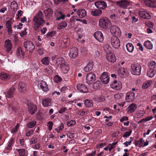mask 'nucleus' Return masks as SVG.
<instances>
[{
	"mask_svg": "<svg viewBox=\"0 0 156 156\" xmlns=\"http://www.w3.org/2000/svg\"><path fill=\"white\" fill-rule=\"evenodd\" d=\"M132 3V2L126 0H122L116 2L118 5L123 9H126Z\"/></svg>",
	"mask_w": 156,
	"mask_h": 156,
	"instance_id": "obj_7",
	"label": "nucleus"
},
{
	"mask_svg": "<svg viewBox=\"0 0 156 156\" xmlns=\"http://www.w3.org/2000/svg\"><path fill=\"white\" fill-rule=\"evenodd\" d=\"M131 72L134 75H140L141 74V66L139 64H132L131 66Z\"/></svg>",
	"mask_w": 156,
	"mask_h": 156,
	"instance_id": "obj_4",
	"label": "nucleus"
},
{
	"mask_svg": "<svg viewBox=\"0 0 156 156\" xmlns=\"http://www.w3.org/2000/svg\"><path fill=\"white\" fill-rule=\"evenodd\" d=\"M67 109V108L66 107L61 108H60L59 110L58 111V112L60 114H62L65 112Z\"/></svg>",
	"mask_w": 156,
	"mask_h": 156,
	"instance_id": "obj_63",
	"label": "nucleus"
},
{
	"mask_svg": "<svg viewBox=\"0 0 156 156\" xmlns=\"http://www.w3.org/2000/svg\"><path fill=\"white\" fill-rule=\"evenodd\" d=\"M111 43L114 48H118L120 47V41L117 37L113 36L112 37Z\"/></svg>",
	"mask_w": 156,
	"mask_h": 156,
	"instance_id": "obj_8",
	"label": "nucleus"
},
{
	"mask_svg": "<svg viewBox=\"0 0 156 156\" xmlns=\"http://www.w3.org/2000/svg\"><path fill=\"white\" fill-rule=\"evenodd\" d=\"M44 13L47 18H50L52 16L53 11L51 9L48 8L44 11Z\"/></svg>",
	"mask_w": 156,
	"mask_h": 156,
	"instance_id": "obj_22",
	"label": "nucleus"
},
{
	"mask_svg": "<svg viewBox=\"0 0 156 156\" xmlns=\"http://www.w3.org/2000/svg\"><path fill=\"white\" fill-rule=\"evenodd\" d=\"M144 141L143 138H141L139 140H135L134 144L136 146L141 147L143 146V144Z\"/></svg>",
	"mask_w": 156,
	"mask_h": 156,
	"instance_id": "obj_34",
	"label": "nucleus"
},
{
	"mask_svg": "<svg viewBox=\"0 0 156 156\" xmlns=\"http://www.w3.org/2000/svg\"><path fill=\"white\" fill-rule=\"evenodd\" d=\"M76 88L80 92L84 93H87L88 91V89L84 84L83 83H78L76 85Z\"/></svg>",
	"mask_w": 156,
	"mask_h": 156,
	"instance_id": "obj_11",
	"label": "nucleus"
},
{
	"mask_svg": "<svg viewBox=\"0 0 156 156\" xmlns=\"http://www.w3.org/2000/svg\"><path fill=\"white\" fill-rule=\"evenodd\" d=\"M15 90V88L13 87H11L7 91L6 96L8 98H12L14 96V92Z\"/></svg>",
	"mask_w": 156,
	"mask_h": 156,
	"instance_id": "obj_20",
	"label": "nucleus"
},
{
	"mask_svg": "<svg viewBox=\"0 0 156 156\" xmlns=\"http://www.w3.org/2000/svg\"><path fill=\"white\" fill-rule=\"evenodd\" d=\"M10 76L9 74L2 73L1 74V78L2 80H8L10 79Z\"/></svg>",
	"mask_w": 156,
	"mask_h": 156,
	"instance_id": "obj_37",
	"label": "nucleus"
},
{
	"mask_svg": "<svg viewBox=\"0 0 156 156\" xmlns=\"http://www.w3.org/2000/svg\"><path fill=\"white\" fill-rule=\"evenodd\" d=\"M156 63L154 61L151 62L149 65V67L150 69H153L155 67Z\"/></svg>",
	"mask_w": 156,
	"mask_h": 156,
	"instance_id": "obj_49",
	"label": "nucleus"
},
{
	"mask_svg": "<svg viewBox=\"0 0 156 156\" xmlns=\"http://www.w3.org/2000/svg\"><path fill=\"white\" fill-rule=\"evenodd\" d=\"M23 46L27 51L30 54L33 53L35 48L34 44L30 41H25L23 43Z\"/></svg>",
	"mask_w": 156,
	"mask_h": 156,
	"instance_id": "obj_3",
	"label": "nucleus"
},
{
	"mask_svg": "<svg viewBox=\"0 0 156 156\" xmlns=\"http://www.w3.org/2000/svg\"><path fill=\"white\" fill-rule=\"evenodd\" d=\"M18 89L20 92H24L25 91V85L24 83L23 82H20L18 84Z\"/></svg>",
	"mask_w": 156,
	"mask_h": 156,
	"instance_id": "obj_33",
	"label": "nucleus"
},
{
	"mask_svg": "<svg viewBox=\"0 0 156 156\" xmlns=\"http://www.w3.org/2000/svg\"><path fill=\"white\" fill-rule=\"evenodd\" d=\"M101 84L100 82L99 81H97L93 84V87L94 89H97L99 88Z\"/></svg>",
	"mask_w": 156,
	"mask_h": 156,
	"instance_id": "obj_46",
	"label": "nucleus"
},
{
	"mask_svg": "<svg viewBox=\"0 0 156 156\" xmlns=\"http://www.w3.org/2000/svg\"><path fill=\"white\" fill-rule=\"evenodd\" d=\"M87 112V111H83L82 109H80V110H79L77 112V114L79 115L83 116H84L85 115V113Z\"/></svg>",
	"mask_w": 156,
	"mask_h": 156,
	"instance_id": "obj_52",
	"label": "nucleus"
},
{
	"mask_svg": "<svg viewBox=\"0 0 156 156\" xmlns=\"http://www.w3.org/2000/svg\"><path fill=\"white\" fill-rule=\"evenodd\" d=\"M53 124V123L51 121H50L48 122L47 126H48V129L49 131H51L52 129Z\"/></svg>",
	"mask_w": 156,
	"mask_h": 156,
	"instance_id": "obj_57",
	"label": "nucleus"
},
{
	"mask_svg": "<svg viewBox=\"0 0 156 156\" xmlns=\"http://www.w3.org/2000/svg\"><path fill=\"white\" fill-rule=\"evenodd\" d=\"M151 0H145L144 3L145 5L148 7H151Z\"/></svg>",
	"mask_w": 156,
	"mask_h": 156,
	"instance_id": "obj_56",
	"label": "nucleus"
},
{
	"mask_svg": "<svg viewBox=\"0 0 156 156\" xmlns=\"http://www.w3.org/2000/svg\"><path fill=\"white\" fill-rule=\"evenodd\" d=\"M94 5L97 8L102 9H105L107 6L106 3L102 1H99L95 2L94 3Z\"/></svg>",
	"mask_w": 156,
	"mask_h": 156,
	"instance_id": "obj_12",
	"label": "nucleus"
},
{
	"mask_svg": "<svg viewBox=\"0 0 156 156\" xmlns=\"http://www.w3.org/2000/svg\"><path fill=\"white\" fill-rule=\"evenodd\" d=\"M13 139L11 138L8 142V145L6 148V149L9 150H11L12 149V147L13 145Z\"/></svg>",
	"mask_w": 156,
	"mask_h": 156,
	"instance_id": "obj_42",
	"label": "nucleus"
},
{
	"mask_svg": "<svg viewBox=\"0 0 156 156\" xmlns=\"http://www.w3.org/2000/svg\"><path fill=\"white\" fill-rule=\"evenodd\" d=\"M44 16L42 12L39 10L34 17L33 21L34 22L33 28L37 30L41 26H42L45 23L44 19Z\"/></svg>",
	"mask_w": 156,
	"mask_h": 156,
	"instance_id": "obj_1",
	"label": "nucleus"
},
{
	"mask_svg": "<svg viewBox=\"0 0 156 156\" xmlns=\"http://www.w3.org/2000/svg\"><path fill=\"white\" fill-rule=\"evenodd\" d=\"M111 22L110 20L106 17H102L99 20V25L100 27L108 28L110 27Z\"/></svg>",
	"mask_w": 156,
	"mask_h": 156,
	"instance_id": "obj_2",
	"label": "nucleus"
},
{
	"mask_svg": "<svg viewBox=\"0 0 156 156\" xmlns=\"http://www.w3.org/2000/svg\"><path fill=\"white\" fill-rule=\"evenodd\" d=\"M94 100L95 101L99 102H102L104 101L102 97H96L94 98Z\"/></svg>",
	"mask_w": 156,
	"mask_h": 156,
	"instance_id": "obj_53",
	"label": "nucleus"
},
{
	"mask_svg": "<svg viewBox=\"0 0 156 156\" xmlns=\"http://www.w3.org/2000/svg\"><path fill=\"white\" fill-rule=\"evenodd\" d=\"M123 96V94L122 93H119L114 95V98L116 101L120 100Z\"/></svg>",
	"mask_w": 156,
	"mask_h": 156,
	"instance_id": "obj_41",
	"label": "nucleus"
},
{
	"mask_svg": "<svg viewBox=\"0 0 156 156\" xmlns=\"http://www.w3.org/2000/svg\"><path fill=\"white\" fill-rule=\"evenodd\" d=\"M62 80V78L60 77L58 75H56L54 77V80L55 82L56 83H58L61 82Z\"/></svg>",
	"mask_w": 156,
	"mask_h": 156,
	"instance_id": "obj_48",
	"label": "nucleus"
},
{
	"mask_svg": "<svg viewBox=\"0 0 156 156\" xmlns=\"http://www.w3.org/2000/svg\"><path fill=\"white\" fill-rule=\"evenodd\" d=\"M139 15L143 19H149L151 18V16L150 14L145 11H139Z\"/></svg>",
	"mask_w": 156,
	"mask_h": 156,
	"instance_id": "obj_17",
	"label": "nucleus"
},
{
	"mask_svg": "<svg viewBox=\"0 0 156 156\" xmlns=\"http://www.w3.org/2000/svg\"><path fill=\"white\" fill-rule=\"evenodd\" d=\"M16 54L17 56L20 58H23L24 55V52L23 51L22 48L19 47L17 50Z\"/></svg>",
	"mask_w": 156,
	"mask_h": 156,
	"instance_id": "obj_23",
	"label": "nucleus"
},
{
	"mask_svg": "<svg viewBox=\"0 0 156 156\" xmlns=\"http://www.w3.org/2000/svg\"><path fill=\"white\" fill-rule=\"evenodd\" d=\"M84 103V105L87 107L90 108L93 106V102L91 100L86 99L85 100Z\"/></svg>",
	"mask_w": 156,
	"mask_h": 156,
	"instance_id": "obj_35",
	"label": "nucleus"
},
{
	"mask_svg": "<svg viewBox=\"0 0 156 156\" xmlns=\"http://www.w3.org/2000/svg\"><path fill=\"white\" fill-rule=\"evenodd\" d=\"M56 63L58 65H59L60 67L65 64V61L63 57H61L57 59Z\"/></svg>",
	"mask_w": 156,
	"mask_h": 156,
	"instance_id": "obj_28",
	"label": "nucleus"
},
{
	"mask_svg": "<svg viewBox=\"0 0 156 156\" xmlns=\"http://www.w3.org/2000/svg\"><path fill=\"white\" fill-rule=\"evenodd\" d=\"M18 126V124H17L15 126V127L12 128L11 130V133H16L17 130Z\"/></svg>",
	"mask_w": 156,
	"mask_h": 156,
	"instance_id": "obj_58",
	"label": "nucleus"
},
{
	"mask_svg": "<svg viewBox=\"0 0 156 156\" xmlns=\"http://www.w3.org/2000/svg\"><path fill=\"white\" fill-rule=\"evenodd\" d=\"M36 124V122L35 121H33L29 122L27 125V127L29 128H31L34 127Z\"/></svg>",
	"mask_w": 156,
	"mask_h": 156,
	"instance_id": "obj_43",
	"label": "nucleus"
},
{
	"mask_svg": "<svg viewBox=\"0 0 156 156\" xmlns=\"http://www.w3.org/2000/svg\"><path fill=\"white\" fill-rule=\"evenodd\" d=\"M5 51L7 53H11V49L12 47V44L11 41L9 39L5 41Z\"/></svg>",
	"mask_w": 156,
	"mask_h": 156,
	"instance_id": "obj_9",
	"label": "nucleus"
},
{
	"mask_svg": "<svg viewBox=\"0 0 156 156\" xmlns=\"http://www.w3.org/2000/svg\"><path fill=\"white\" fill-rule=\"evenodd\" d=\"M110 86L112 88L115 90L121 89L122 88L121 83L119 82L117 83V80H114Z\"/></svg>",
	"mask_w": 156,
	"mask_h": 156,
	"instance_id": "obj_16",
	"label": "nucleus"
},
{
	"mask_svg": "<svg viewBox=\"0 0 156 156\" xmlns=\"http://www.w3.org/2000/svg\"><path fill=\"white\" fill-rule=\"evenodd\" d=\"M44 50L43 48H39L38 50V53L40 55H42L44 53Z\"/></svg>",
	"mask_w": 156,
	"mask_h": 156,
	"instance_id": "obj_54",
	"label": "nucleus"
},
{
	"mask_svg": "<svg viewBox=\"0 0 156 156\" xmlns=\"http://www.w3.org/2000/svg\"><path fill=\"white\" fill-rule=\"evenodd\" d=\"M93 64L92 62H89L84 68V70L86 72H89L91 70L93 67Z\"/></svg>",
	"mask_w": 156,
	"mask_h": 156,
	"instance_id": "obj_29",
	"label": "nucleus"
},
{
	"mask_svg": "<svg viewBox=\"0 0 156 156\" xmlns=\"http://www.w3.org/2000/svg\"><path fill=\"white\" fill-rule=\"evenodd\" d=\"M67 26V23L65 21H62L59 24L58 28L60 29H63L65 28Z\"/></svg>",
	"mask_w": 156,
	"mask_h": 156,
	"instance_id": "obj_44",
	"label": "nucleus"
},
{
	"mask_svg": "<svg viewBox=\"0 0 156 156\" xmlns=\"http://www.w3.org/2000/svg\"><path fill=\"white\" fill-rule=\"evenodd\" d=\"M76 122L74 120H71L68 122L67 123V125L68 126H70L76 124Z\"/></svg>",
	"mask_w": 156,
	"mask_h": 156,
	"instance_id": "obj_51",
	"label": "nucleus"
},
{
	"mask_svg": "<svg viewBox=\"0 0 156 156\" xmlns=\"http://www.w3.org/2000/svg\"><path fill=\"white\" fill-rule=\"evenodd\" d=\"M18 151L19 152L20 156H25V150L24 149H20L18 150Z\"/></svg>",
	"mask_w": 156,
	"mask_h": 156,
	"instance_id": "obj_50",
	"label": "nucleus"
},
{
	"mask_svg": "<svg viewBox=\"0 0 156 156\" xmlns=\"http://www.w3.org/2000/svg\"><path fill=\"white\" fill-rule=\"evenodd\" d=\"M132 132V130H130L129 132H126L123 135V137L125 138L129 136L130 135Z\"/></svg>",
	"mask_w": 156,
	"mask_h": 156,
	"instance_id": "obj_55",
	"label": "nucleus"
},
{
	"mask_svg": "<svg viewBox=\"0 0 156 156\" xmlns=\"http://www.w3.org/2000/svg\"><path fill=\"white\" fill-rule=\"evenodd\" d=\"M117 72L119 74L123 75L125 73H126V71L124 68H121L118 69Z\"/></svg>",
	"mask_w": 156,
	"mask_h": 156,
	"instance_id": "obj_47",
	"label": "nucleus"
},
{
	"mask_svg": "<svg viewBox=\"0 0 156 156\" xmlns=\"http://www.w3.org/2000/svg\"><path fill=\"white\" fill-rule=\"evenodd\" d=\"M95 38L100 42H102L103 41L104 37L102 33L100 31H97L94 34Z\"/></svg>",
	"mask_w": 156,
	"mask_h": 156,
	"instance_id": "obj_14",
	"label": "nucleus"
},
{
	"mask_svg": "<svg viewBox=\"0 0 156 156\" xmlns=\"http://www.w3.org/2000/svg\"><path fill=\"white\" fill-rule=\"evenodd\" d=\"M86 82L88 84H92L96 80L95 74L93 72L88 73L86 77Z\"/></svg>",
	"mask_w": 156,
	"mask_h": 156,
	"instance_id": "obj_5",
	"label": "nucleus"
},
{
	"mask_svg": "<svg viewBox=\"0 0 156 156\" xmlns=\"http://www.w3.org/2000/svg\"><path fill=\"white\" fill-rule=\"evenodd\" d=\"M62 71L65 74L67 73L69 69V66L66 64L60 67Z\"/></svg>",
	"mask_w": 156,
	"mask_h": 156,
	"instance_id": "obj_38",
	"label": "nucleus"
},
{
	"mask_svg": "<svg viewBox=\"0 0 156 156\" xmlns=\"http://www.w3.org/2000/svg\"><path fill=\"white\" fill-rule=\"evenodd\" d=\"M42 63L45 65H48L49 64L50 61V58L47 56L44 57L41 60Z\"/></svg>",
	"mask_w": 156,
	"mask_h": 156,
	"instance_id": "obj_31",
	"label": "nucleus"
},
{
	"mask_svg": "<svg viewBox=\"0 0 156 156\" xmlns=\"http://www.w3.org/2000/svg\"><path fill=\"white\" fill-rule=\"evenodd\" d=\"M18 5L15 2H12L11 3V7L14 11L17 9Z\"/></svg>",
	"mask_w": 156,
	"mask_h": 156,
	"instance_id": "obj_45",
	"label": "nucleus"
},
{
	"mask_svg": "<svg viewBox=\"0 0 156 156\" xmlns=\"http://www.w3.org/2000/svg\"><path fill=\"white\" fill-rule=\"evenodd\" d=\"M91 14L95 16H100L102 13V11L100 9H95L94 10H92L91 12Z\"/></svg>",
	"mask_w": 156,
	"mask_h": 156,
	"instance_id": "obj_26",
	"label": "nucleus"
},
{
	"mask_svg": "<svg viewBox=\"0 0 156 156\" xmlns=\"http://www.w3.org/2000/svg\"><path fill=\"white\" fill-rule=\"evenodd\" d=\"M23 13L22 11L19 10L17 12V14L16 15V19H18L20 18V17L21 16Z\"/></svg>",
	"mask_w": 156,
	"mask_h": 156,
	"instance_id": "obj_59",
	"label": "nucleus"
},
{
	"mask_svg": "<svg viewBox=\"0 0 156 156\" xmlns=\"http://www.w3.org/2000/svg\"><path fill=\"white\" fill-rule=\"evenodd\" d=\"M135 94L132 92H128L126 95L125 100L127 102H131L134 100L135 98Z\"/></svg>",
	"mask_w": 156,
	"mask_h": 156,
	"instance_id": "obj_13",
	"label": "nucleus"
},
{
	"mask_svg": "<svg viewBox=\"0 0 156 156\" xmlns=\"http://www.w3.org/2000/svg\"><path fill=\"white\" fill-rule=\"evenodd\" d=\"M110 31L112 34L113 36L116 37L120 36L121 34V32L119 28L116 26H113L111 27Z\"/></svg>",
	"mask_w": 156,
	"mask_h": 156,
	"instance_id": "obj_6",
	"label": "nucleus"
},
{
	"mask_svg": "<svg viewBox=\"0 0 156 156\" xmlns=\"http://www.w3.org/2000/svg\"><path fill=\"white\" fill-rule=\"evenodd\" d=\"M101 79L102 83L104 84H107L109 82V78L107 74V73H103L101 77Z\"/></svg>",
	"mask_w": 156,
	"mask_h": 156,
	"instance_id": "obj_15",
	"label": "nucleus"
},
{
	"mask_svg": "<svg viewBox=\"0 0 156 156\" xmlns=\"http://www.w3.org/2000/svg\"><path fill=\"white\" fill-rule=\"evenodd\" d=\"M144 46L147 48L151 50L153 48V46L152 43L149 41H145L144 44Z\"/></svg>",
	"mask_w": 156,
	"mask_h": 156,
	"instance_id": "obj_30",
	"label": "nucleus"
},
{
	"mask_svg": "<svg viewBox=\"0 0 156 156\" xmlns=\"http://www.w3.org/2000/svg\"><path fill=\"white\" fill-rule=\"evenodd\" d=\"M51 101L49 98H44L42 99V104L44 107H48L51 105Z\"/></svg>",
	"mask_w": 156,
	"mask_h": 156,
	"instance_id": "obj_24",
	"label": "nucleus"
},
{
	"mask_svg": "<svg viewBox=\"0 0 156 156\" xmlns=\"http://www.w3.org/2000/svg\"><path fill=\"white\" fill-rule=\"evenodd\" d=\"M156 74V70H152L151 69L150 70L148 71L147 73V75L150 77H153Z\"/></svg>",
	"mask_w": 156,
	"mask_h": 156,
	"instance_id": "obj_40",
	"label": "nucleus"
},
{
	"mask_svg": "<svg viewBox=\"0 0 156 156\" xmlns=\"http://www.w3.org/2000/svg\"><path fill=\"white\" fill-rule=\"evenodd\" d=\"M55 31H53L50 33H48L47 34V37H53L54 36L55 34Z\"/></svg>",
	"mask_w": 156,
	"mask_h": 156,
	"instance_id": "obj_61",
	"label": "nucleus"
},
{
	"mask_svg": "<svg viewBox=\"0 0 156 156\" xmlns=\"http://www.w3.org/2000/svg\"><path fill=\"white\" fill-rule=\"evenodd\" d=\"M152 83V81L148 80L146 81L142 85V88L143 89H146L150 86Z\"/></svg>",
	"mask_w": 156,
	"mask_h": 156,
	"instance_id": "obj_36",
	"label": "nucleus"
},
{
	"mask_svg": "<svg viewBox=\"0 0 156 156\" xmlns=\"http://www.w3.org/2000/svg\"><path fill=\"white\" fill-rule=\"evenodd\" d=\"M77 14L80 18H83L86 15L87 12L84 9H80L77 12Z\"/></svg>",
	"mask_w": 156,
	"mask_h": 156,
	"instance_id": "obj_27",
	"label": "nucleus"
},
{
	"mask_svg": "<svg viewBox=\"0 0 156 156\" xmlns=\"http://www.w3.org/2000/svg\"><path fill=\"white\" fill-rule=\"evenodd\" d=\"M145 25L146 26L150 28H153L154 27L153 24L150 21L146 23Z\"/></svg>",
	"mask_w": 156,
	"mask_h": 156,
	"instance_id": "obj_62",
	"label": "nucleus"
},
{
	"mask_svg": "<svg viewBox=\"0 0 156 156\" xmlns=\"http://www.w3.org/2000/svg\"><path fill=\"white\" fill-rule=\"evenodd\" d=\"M137 108V106L135 104H131L128 107V112L129 113L134 112Z\"/></svg>",
	"mask_w": 156,
	"mask_h": 156,
	"instance_id": "obj_25",
	"label": "nucleus"
},
{
	"mask_svg": "<svg viewBox=\"0 0 156 156\" xmlns=\"http://www.w3.org/2000/svg\"><path fill=\"white\" fill-rule=\"evenodd\" d=\"M37 106L35 105L32 104L30 105L28 107V111L30 113L33 115L34 114L37 110Z\"/></svg>",
	"mask_w": 156,
	"mask_h": 156,
	"instance_id": "obj_21",
	"label": "nucleus"
},
{
	"mask_svg": "<svg viewBox=\"0 0 156 156\" xmlns=\"http://www.w3.org/2000/svg\"><path fill=\"white\" fill-rule=\"evenodd\" d=\"M12 23V20L11 19L7 21L6 23V28L7 29V31L9 32V35H11L12 34V29L11 26Z\"/></svg>",
	"mask_w": 156,
	"mask_h": 156,
	"instance_id": "obj_18",
	"label": "nucleus"
},
{
	"mask_svg": "<svg viewBox=\"0 0 156 156\" xmlns=\"http://www.w3.org/2000/svg\"><path fill=\"white\" fill-rule=\"evenodd\" d=\"M106 58L108 61L112 62H114L116 60L115 55L113 54H108Z\"/></svg>",
	"mask_w": 156,
	"mask_h": 156,
	"instance_id": "obj_32",
	"label": "nucleus"
},
{
	"mask_svg": "<svg viewBox=\"0 0 156 156\" xmlns=\"http://www.w3.org/2000/svg\"><path fill=\"white\" fill-rule=\"evenodd\" d=\"M38 86L44 91H46L48 89V85L46 82L43 81H41L38 82Z\"/></svg>",
	"mask_w": 156,
	"mask_h": 156,
	"instance_id": "obj_19",
	"label": "nucleus"
},
{
	"mask_svg": "<svg viewBox=\"0 0 156 156\" xmlns=\"http://www.w3.org/2000/svg\"><path fill=\"white\" fill-rule=\"evenodd\" d=\"M78 55V49L76 47H73L70 50L69 56L72 58H76Z\"/></svg>",
	"mask_w": 156,
	"mask_h": 156,
	"instance_id": "obj_10",
	"label": "nucleus"
},
{
	"mask_svg": "<svg viewBox=\"0 0 156 156\" xmlns=\"http://www.w3.org/2000/svg\"><path fill=\"white\" fill-rule=\"evenodd\" d=\"M127 51L129 52H132L133 50V46L131 43H128L126 45Z\"/></svg>",
	"mask_w": 156,
	"mask_h": 156,
	"instance_id": "obj_39",
	"label": "nucleus"
},
{
	"mask_svg": "<svg viewBox=\"0 0 156 156\" xmlns=\"http://www.w3.org/2000/svg\"><path fill=\"white\" fill-rule=\"evenodd\" d=\"M151 7L156 8V1L155 0H151Z\"/></svg>",
	"mask_w": 156,
	"mask_h": 156,
	"instance_id": "obj_64",
	"label": "nucleus"
},
{
	"mask_svg": "<svg viewBox=\"0 0 156 156\" xmlns=\"http://www.w3.org/2000/svg\"><path fill=\"white\" fill-rule=\"evenodd\" d=\"M37 141V139L35 137L33 136L31 139L30 140V144H34L36 143Z\"/></svg>",
	"mask_w": 156,
	"mask_h": 156,
	"instance_id": "obj_60",
	"label": "nucleus"
}]
</instances>
